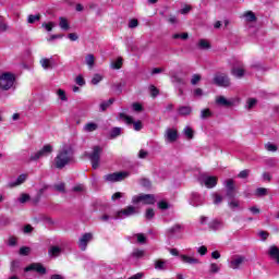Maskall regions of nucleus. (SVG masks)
Returning a JSON list of instances; mask_svg holds the SVG:
<instances>
[{
	"label": "nucleus",
	"mask_w": 279,
	"mask_h": 279,
	"mask_svg": "<svg viewBox=\"0 0 279 279\" xmlns=\"http://www.w3.org/2000/svg\"><path fill=\"white\" fill-rule=\"evenodd\" d=\"M74 150L71 145H64L61 149H59L56 158H54V167L57 169H64L66 165H71L74 158Z\"/></svg>",
	"instance_id": "f257e3e1"
},
{
	"label": "nucleus",
	"mask_w": 279,
	"mask_h": 279,
	"mask_svg": "<svg viewBox=\"0 0 279 279\" xmlns=\"http://www.w3.org/2000/svg\"><path fill=\"white\" fill-rule=\"evenodd\" d=\"M14 82H16V77L14 74L10 72H5L0 76V89L1 90H10V88L14 87Z\"/></svg>",
	"instance_id": "f03ea898"
},
{
	"label": "nucleus",
	"mask_w": 279,
	"mask_h": 279,
	"mask_svg": "<svg viewBox=\"0 0 279 279\" xmlns=\"http://www.w3.org/2000/svg\"><path fill=\"white\" fill-rule=\"evenodd\" d=\"M102 153L104 148H101V146H94L93 151L88 154L93 169H99V161L101 160Z\"/></svg>",
	"instance_id": "7ed1b4c3"
},
{
	"label": "nucleus",
	"mask_w": 279,
	"mask_h": 279,
	"mask_svg": "<svg viewBox=\"0 0 279 279\" xmlns=\"http://www.w3.org/2000/svg\"><path fill=\"white\" fill-rule=\"evenodd\" d=\"M49 154H53V146H51V144H46L40 150L32 154L29 160L31 162H34L36 160H40V158L49 156Z\"/></svg>",
	"instance_id": "20e7f679"
},
{
	"label": "nucleus",
	"mask_w": 279,
	"mask_h": 279,
	"mask_svg": "<svg viewBox=\"0 0 279 279\" xmlns=\"http://www.w3.org/2000/svg\"><path fill=\"white\" fill-rule=\"evenodd\" d=\"M133 204H145V205H151L156 204V196L153 194H140L135 195L132 198Z\"/></svg>",
	"instance_id": "39448f33"
},
{
	"label": "nucleus",
	"mask_w": 279,
	"mask_h": 279,
	"mask_svg": "<svg viewBox=\"0 0 279 279\" xmlns=\"http://www.w3.org/2000/svg\"><path fill=\"white\" fill-rule=\"evenodd\" d=\"M214 84L216 86H221L222 88H228L231 86L230 76L226 73L218 72L214 76Z\"/></svg>",
	"instance_id": "423d86ee"
},
{
	"label": "nucleus",
	"mask_w": 279,
	"mask_h": 279,
	"mask_svg": "<svg viewBox=\"0 0 279 279\" xmlns=\"http://www.w3.org/2000/svg\"><path fill=\"white\" fill-rule=\"evenodd\" d=\"M134 215H138V209L134 206H128L124 209L117 211L113 219H125Z\"/></svg>",
	"instance_id": "0eeeda50"
},
{
	"label": "nucleus",
	"mask_w": 279,
	"mask_h": 279,
	"mask_svg": "<svg viewBox=\"0 0 279 279\" xmlns=\"http://www.w3.org/2000/svg\"><path fill=\"white\" fill-rule=\"evenodd\" d=\"M129 172H113L104 177L105 182H123L125 178H129Z\"/></svg>",
	"instance_id": "6e6552de"
},
{
	"label": "nucleus",
	"mask_w": 279,
	"mask_h": 279,
	"mask_svg": "<svg viewBox=\"0 0 279 279\" xmlns=\"http://www.w3.org/2000/svg\"><path fill=\"white\" fill-rule=\"evenodd\" d=\"M119 119H122V121H125L128 125H132L133 123V128L136 132H141V130H143V122L141 121L134 122L132 117L126 116L125 113H119Z\"/></svg>",
	"instance_id": "1a4fd4ad"
},
{
	"label": "nucleus",
	"mask_w": 279,
	"mask_h": 279,
	"mask_svg": "<svg viewBox=\"0 0 279 279\" xmlns=\"http://www.w3.org/2000/svg\"><path fill=\"white\" fill-rule=\"evenodd\" d=\"M94 236L93 233H84L77 242V245L82 252H86V247H88V244L90 241H93Z\"/></svg>",
	"instance_id": "9d476101"
},
{
	"label": "nucleus",
	"mask_w": 279,
	"mask_h": 279,
	"mask_svg": "<svg viewBox=\"0 0 279 279\" xmlns=\"http://www.w3.org/2000/svg\"><path fill=\"white\" fill-rule=\"evenodd\" d=\"M24 271H36V274H39V276H45L47 274V268L40 263H33L29 266H27Z\"/></svg>",
	"instance_id": "9b49d317"
},
{
	"label": "nucleus",
	"mask_w": 279,
	"mask_h": 279,
	"mask_svg": "<svg viewBox=\"0 0 279 279\" xmlns=\"http://www.w3.org/2000/svg\"><path fill=\"white\" fill-rule=\"evenodd\" d=\"M245 263V256L243 255H234L231 257V260L229 263L230 269H239L241 265Z\"/></svg>",
	"instance_id": "f8f14e48"
},
{
	"label": "nucleus",
	"mask_w": 279,
	"mask_h": 279,
	"mask_svg": "<svg viewBox=\"0 0 279 279\" xmlns=\"http://www.w3.org/2000/svg\"><path fill=\"white\" fill-rule=\"evenodd\" d=\"M231 75L233 77H238V80H241L242 77L245 76V65H243L241 62H238V65H234L231 69Z\"/></svg>",
	"instance_id": "ddd939ff"
},
{
	"label": "nucleus",
	"mask_w": 279,
	"mask_h": 279,
	"mask_svg": "<svg viewBox=\"0 0 279 279\" xmlns=\"http://www.w3.org/2000/svg\"><path fill=\"white\" fill-rule=\"evenodd\" d=\"M165 138L167 143H175L178 141V131L174 129H167Z\"/></svg>",
	"instance_id": "4468645a"
},
{
	"label": "nucleus",
	"mask_w": 279,
	"mask_h": 279,
	"mask_svg": "<svg viewBox=\"0 0 279 279\" xmlns=\"http://www.w3.org/2000/svg\"><path fill=\"white\" fill-rule=\"evenodd\" d=\"M268 256L269 258H271V260H275V263H277V265H279V247L276 245H271L268 248Z\"/></svg>",
	"instance_id": "2eb2a0df"
},
{
	"label": "nucleus",
	"mask_w": 279,
	"mask_h": 279,
	"mask_svg": "<svg viewBox=\"0 0 279 279\" xmlns=\"http://www.w3.org/2000/svg\"><path fill=\"white\" fill-rule=\"evenodd\" d=\"M202 180L207 189H215L217 186V177L202 175Z\"/></svg>",
	"instance_id": "dca6fc26"
},
{
	"label": "nucleus",
	"mask_w": 279,
	"mask_h": 279,
	"mask_svg": "<svg viewBox=\"0 0 279 279\" xmlns=\"http://www.w3.org/2000/svg\"><path fill=\"white\" fill-rule=\"evenodd\" d=\"M154 267L157 271H167V269H169V263L165 259H156L154 262Z\"/></svg>",
	"instance_id": "f3484780"
},
{
	"label": "nucleus",
	"mask_w": 279,
	"mask_h": 279,
	"mask_svg": "<svg viewBox=\"0 0 279 279\" xmlns=\"http://www.w3.org/2000/svg\"><path fill=\"white\" fill-rule=\"evenodd\" d=\"M190 204L192 206H202L204 204V197H202V195L197 194L196 192H193Z\"/></svg>",
	"instance_id": "a211bd4d"
},
{
	"label": "nucleus",
	"mask_w": 279,
	"mask_h": 279,
	"mask_svg": "<svg viewBox=\"0 0 279 279\" xmlns=\"http://www.w3.org/2000/svg\"><path fill=\"white\" fill-rule=\"evenodd\" d=\"M27 180V174H20L15 182H10L8 189H14L15 186H21Z\"/></svg>",
	"instance_id": "6ab92c4d"
},
{
	"label": "nucleus",
	"mask_w": 279,
	"mask_h": 279,
	"mask_svg": "<svg viewBox=\"0 0 279 279\" xmlns=\"http://www.w3.org/2000/svg\"><path fill=\"white\" fill-rule=\"evenodd\" d=\"M62 254V248L60 246H50L48 250V255L50 258H58Z\"/></svg>",
	"instance_id": "aec40b11"
},
{
	"label": "nucleus",
	"mask_w": 279,
	"mask_h": 279,
	"mask_svg": "<svg viewBox=\"0 0 279 279\" xmlns=\"http://www.w3.org/2000/svg\"><path fill=\"white\" fill-rule=\"evenodd\" d=\"M96 130H99V124L95 122H88L83 126V132H96Z\"/></svg>",
	"instance_id": "412c9836"
},
{
	"label": "nucleus",
	"mask_w": 279,
	"mask_h": 279,
	"mask_svg": "<svg viewBox=\"0 0 279 279\" xmlns=\"http://www.w3.org/2000/svg\"><path fill=\"white\" fill-rule=\"evenodd\" d=\"M221 228H223V222L221 220H213L211 222H209V230H221Z\"/></svg>",
	"instance_id": "4be33fe9"
},
{
	"label": "nucleus",
	"mask_w": 279,
	"mask_h": 279,
	"mask_svg": "<svg viewBox=\"0 0 279 279\" xmlns=\"http://www.w3.org/2000/svg\"><path fill=\"white\" fill-rule=\"evenodd\" d=\"M182 230H183L182 225H174L173 227L169 228L167 232L170 236H173V234H180Z\"/></svg>",
	"instance_id": "5701e85b"
},
{
	"label": "nucleus",
	"mask_w": 279,
	"mask_h": 279,
	"mask_svg": "<svg viewBox=\"0 0 279 279\" xmlns=\"http://www.w3.org/2000/svg\"><path fill=\"white\" fill-rule=\"evenodd\" d=\"M181 259L183 263H187V265H199V259L186 255H182Z\"/></svg>",
	"instance_id": "b1692460"
},
{
	"label": "nucleus",
	"mask_w": 279,
	"mask_h": 279,
	"mask_svg": "<svg viewBox=\"0 0 279 279\" xmlns=\"http://www.w3.org/2000/svg\"><path fill=\"white\" fill-rule=\"evenodd\" d=\"M216 104H218V106H226L227 108H230V106H232V101L226 99V97L223 96H218L216 98Z\"/></svg>",
	"instance_id": "393cba45"
},
{
	"label": "nucleus",
	"mask_w": 279,
	"mask_h": 279,
	"mask_svg": "<svg viewBox=\"0 0 279 279\" xmlns=\"http://www.w3.org/2000/svg\"><path fill=\"white\" fill-rule=\"evenodd\" d=\"M40 64H41L43 69H45V70L53 69V60L52 59L44 58L40 60Z\"/></svg>",
	"instance_id": "a878e982"
},
{
	"label": "nucleus",
	"mask_w": 279,
	"mask_h": 279,
	"mask_svg": "<svg viewBox=\"0 0 279 279\" xmlns=\"http://www.w3.org/2000/svg\"><path fill=\"white\" fill-rule=\"evenodd\" d=\"M191 112H193V109L189 106H182L179 108V114L181 117H189V114H191Z\"/></svg>",
	"instance_id": "bb28decb"
},
{
	"label": "nucleus",
	"mask_w": 279,
	"mask_h": 279,
	"mask_svg": "<svg viewBox=\"0 0 279 279\" xmlns=\"http://www.w3.org/2000/svg\"><path fill=\"white\" fill-rule=\"evenodd\" d=\"M244 19H246V21L248 23H254L256 22V14H254V12L252 11H247L243 14Z\"/></svg>",
	"instance_id": "cd10ccee"
},
{
	"label": "nucleus",
	"mask_w": 279,
	"mask_h": 279,
	"mask_svg": "<svg viewBox=\"0 0 279 279\" xmlns=\"http://www.w3.org/2000/svg\"><path fill=\"white\" fill-rule=\"evenodd\" d=\"M228 206H229V208H231V210L241 209V202L232 198V201L228 203Z\"/></svg>",
	"instance_id": "c85d7f7f"
},
{
	"label": "nucleus",
	"mask_w": 279,
	"mask_h": 279,
	"mask_svg": "<svg viewBox=\"0 0 279 279\" xmlns=\"http://www.w3.org/2000/svg\"><path fill=\"white\" fill-rule=\"evenodd\" d=\"M59 27L64 29V32H68V29H70L69 21L65 17H59Z\"/></svg>",
	"instance_id": "c756f323"
},
{
	"label": "nucleus",
	"mask_w": 279,
	"mask_h": 279,
	"mask_svg": "<svg viewBox=\"0 0 279 279\" xmlns=\"http://www.w3.org/2000/svg\"><path fill=\"white\" fill-rule=\"evenodd\" d=\"M85 62L89 69H93L95 66V56L94 54H87L85 57Z\"/></svg>",
	"instance_id": "7c9ffc66"
},
{
	"label": "nucleus",
	"mask_w": 279,
	"mask_h": 279,
	"mask_svg": "<svg viewBox=\"0 0 279 279\" xmlns=\"http://www.w3.org/2000/svg\"><path fill=\"white\" fill-rule=\"evenodd\" d=\"M123 66V58H118L116 61L111 62V69L119 70Z\"/></svg>",
	"instance_id": "2f4dec72"
},
{
	"label": "nucleus",
	"mask_w": 279,
	"mask_h": 279,
	"mask_svg": "<svg viewBox=\"0 0 279 279\" xmlns=\"http://www.w3.org/2000/svg\"><path fill=\"white\" fill-rule=\"evenodd\" d=\"M54 191L58 193H66V185L64 183H57L53 185Z\"/></svg>",
	"instance_id": "473e14b6"
},
{
	"label": "nucleus",
	"mask_w": 279,
	"mask_h": 279,
	"mask_svg": "<svg viewBox=\"0 0 279 279\" xmlns=\"http://www.w3.org/2000/svg\"><path fill=\"white\" fill-rule=\"evenodd\" d=\"M172 83L173 84H179L180 86H184L186 84V81H184V78H182L178 75H173L172 76Z\"/></svg>",
	"instance_id": "72a5a7b5"
},
{
	"label": "nucleus",
	"mask_w": 279,
	"mask_h": 279,
	"mask_svg": "<svg viewBox=\"0 0 279 279\" xmlns=\"http://www.w3.org/2000/svg\"><path fill=\"white\" fill-rule=\"evenodd\" d=\"M112 104H114V99L111 98L108 101L100 104V109L104 112V111L108 110V108H110V106H112Z\"/></svg>",
	"instance_id": "f704fd0d"
},
{
	"label": "nucleus",
	"mask_w": 279,
	"mask_h": 279,
	"mask_svg": "<svg viewBox=\"0 0 279 279\" xmlns=\"http://www.w3.org/2000/svg\"><path fill=\"white\" fill-rule=\"evenodd\" d=\"M198 48H201V49H210V43H208V40H206V39H199Z\"/></svg>",
	"instance_id": "c9c22d12"
},
{
	"label": "nucleus",
	"mask_w": 279,
	"mask_h": 279,
	"mask_svg": "<svg viewBox=\"0 0 279 279\" xmlns=\"http://www.w3.org/2000/svg\"><path fill=\"white\" fill-rule=\"evenodd\" d=\"M131 256H133V258H143V256H145V251H143V250H134L132 252Z\"/></svg>",
	"instance_id": "e433bc0d"
},
{
	"label": "nucleus",
	"mask_w": 279,
	"mask_h": 279,
	"mask_svg": "<svg viewBox=\"0 0 279 279\" xmlns=\"http://www.w3.org/2000/svg\"><path fill=\"white\" fill-rule=\"evenodd\" d=\"M210 117H213L210 109H203L201 111V119H210Z\"/></svg>",
	"instance_id": "4c0bfd02"
},
{
	"label": "nucleus",
	"mask_w": 279,
	"mask_h": 279,
	"mask_svg": "<svg viewBox=\"0 0 279 279\" xmlns=\"http://www.w3.org/2000/svg\"><path fill=\"white\" fill-rule=\"evenodd\" d=\"M255 195H256V197H265V195H267V189H265V187H258V189L255 191Z\"/></svg>",
	"instance_id": "58836bf2"
},
{
	"label": "nucleus",
	"mask_w": 279,
	"mask_h": 279,
	"mask_svg": "<svg viewBox=\"0 0 279 279\" xmlns=\"http://www.w3.org/2000/svg\"><path fill=\"white\" fill-rule=\"evenodd\" d=\"M111 138H117V136H121V128H113L110 131Z\"/></svg>",
	"instance_id": "ea45409f"
},
{
	"label": "nucleus",
	"mask_w": 279,
	"mask_h": 279,
	"mask_svg": "<svg viewBox=\"0 0 279 279\" xmlns=\"http://www.w3.org/2000/svg\"><path fill=\"white\" fill-rule=\"evenodd\" d=\"M38 21H40V14L28 15L27 23H29L31 25H33V23H36Z\"/></svg>",
	"instance_id": "a19ab883"
},
{
	"label": "nucleus",
	"mask_w": 279,
	"mask_h": 279,
	"mask_svg": "<svg viewBox=\"0 0 279 279\" xmlns=\"http://www.w3.org/2000/svg\"><path fill=\"white\" fill-rule=\"evenodd\" d=\"M220 269L221 268L219 267V265H217L215 263L210 264V266H209L210 274H219Z\"/></svg>",
	"instance_id": "79ce46f5"
},
{
	"label": "nucleus",
	"mask_w": 279,
	"mask_h": 279,
	"mask_svg": "<svg viewBox=\"0 0 279 279\" xmlns=\"http://www.w3.org/2000/svg\"><path fill=\"white\" fill-rule=\"evenodd\" d=\"M174 40H178V38H181V40H187L189 39V33H182V34H174L172 36Z\"/></svg>",
	"instance_id": "37998d69"
},
{
	"label": "nucleus",
	"mask_w": 279,
	"mask_h": 279,
	"mask_svg": "<svg viewBox=\"0 0 279 279\" xmlns=\"http://www.w3.org/2000/svg\"><path fill=\"white\" fill-rule=\"evenodd\" d=\"M101 80H104V76H101V74H95L92 78V84H94V86H97V84L101 82Z\"/></svg>",
	"instance_id": "c03bdc74"
},
{
	"label": "nucleus",
	"mask_w": 279,
	"mask_h": 279,
	"mask_svg": "<svg viewBox=\"0 0 279 279\" xmlns=\"http://www.w3.org/2000/svg\"><path fill=\"white\" fill-rule=\"evenodd\" d=\"M201 81H202V75H199V74H194V75L192 76L191 84H192L193 86H195V85H197V83H199Z\"/></svg>",
	"instance_id": "a18cd8bd"
},
{
	"label": "nucleus",
	"mask_w": 279,
	"mask_h": 279,
	"mask_svg": "<svg viewBox=\"0 0 279 279\" xmlns=\"http://www.w3.org/2000/svg\"><path fill=\"white\" fill-rule=\"evenodd\" d=\"M225 186L227 190H234V180L229 179V180L225 181Z\"/></svg>",
	"instance_id": "49530a36"
},
{
	"label": "nucleus",
	"mask_w": 279,
	"mask_h": 279,
	"mask_svg": "<svg viewBox=\"0 0 279 279\" xmlns=\"http://www.w3.org/2000/svg\"><path fill=\"white\" fill-rule=\"evenodd\" d=\"M149 90H150V96L151 97H158L159 95V90H158V87L154 86V85H150L149 86Z\"/></svg>",
	"instance_id": "de8ad7c7"
},
{
	"label": "nucleus",
	"mask_w": 279,
	"mask_h": 279,
	"mask_svg": "<svg viewBox=\"0 0 279 279\" xmlns=\"http://www.w3.org/2000/svg\"><path fill=\"white\" fill-rule=\"evenodd\" d=\"M250 177V170L246 169V170H242L239 174H238V178H240L241 180H245L246 178Z\"/></svg>",
	"instance_id": "09e8293b"
},
{
	"label": "nucleus",
	"mask_w": 279,
	"mask_h": 279,
	"mask_svg": "<svg viewBox=\"0 0 279 279\" xmlns=\"http://www.w3.org/2000/svg\"><path fill=\"white\" fill-rule=\"evenodd\" d=\"M257 102H258V100H256V98H251V99L247 100L246 108L248 110H252V108H254Z\"/></svg>",
	"instance_id": "8fccbe9b"
},
{
	"label": "nucleus",
	"mask_w": 279,
	"mask_h": 279,
	"mask_svg": "<svg viewBox=\"0 0 279 279\" xmlns=\"http://www.w3.org/2000/svg\"><path fill=\"white\" fill-rule=\"evenodd\" d=\"M265 149H267V151H278V146H276L271 143H267L265 145Z\"/></svg>",
	"instance_id": "3c124183"
},
{
	"label": "nucleus",
	"mask_w": 279,
	"mask_h": 279,
	"mask_svg": "<svg viewBox=\"0 0 279 279\" xmlns=\"http://www.w3.org/2000/svg\"><path fill=\"white\" fill-rule=\"evenodd\" d=\"M26 202H29V194H21L19 198L20 204H25Z\"/></svg>",
	"instance_id": "603ef678"
},
{
	"label": "nucleus",
	"mask_w": 279,
	"mask_h": 279,
	"mask_svg": "<svg viewBox=\"0 0 279 279\" xmlns=\"http://www.w3.org/2000/svg\"><path fill=\"white\" fill-rule=\"evenodd\" d=\"M31 252V248L27 246H23L20 248V255L21 256H28Z\"/></svg>",
	"instance_id": "864d4df0"
},
{
	"label": "nucleus",
	"mask_w": 279,
	"mask_h": 279,
	"mask_svg": "<svg viewBox=\"0 0 279 279\" xmlns=\"http://www.w3.org/2000/svg\"><path fill=\"white\" fill-rule=\"evenodd\" d=\"M156 216V213L154 211V209H151V208H148L147 210H146V213H145V218L146 219H151L153 217H155Z\"/></svg>",
	"instance_id": "5fc2aeb1"
},
{
	"label": "nucleus",
	"mask_w": 279,
	"mask_h": 279,
	"mask_svg": "<svg viewBox=\"0 0 279 279\" xmlns=\"http://www.w3.org/2000/svg\"><path fill=\"white\" fill-rule=\"evenodd\" d=\"M0 32H8V24L3 22V16H0Z\"/></svg>",
	"instance_id": "6e6d98bb"
},
{
	"label": "nucleus",
	"mask_w": 279,
	"mask_h": 279,
	"mask_svg": "<svg viewBox=\"0 0 279 279\" xmlns=\"http://www.w3.org/2000/svg\"><path fill=\"white\" fill-rule=\"evenodd\" d=\"M158 208H160V210H167L169 208V203L161 201L158 203Z\"/></svg>",
	"instance_id": "4d7b16f0"
},
{
	"label": "nucleus",
	"mask_w": 279,
	"mask_h": 279,
	"mask_svg": "<svg viewBox=\"0 0 279 279\" xmlns=\"http://www.w3.org/2000/svg\"><path fill=\"white\" fill-rule=\"evenodd\" d=\"M184 134L187 136V138H193V129H191V126H186L184 129Z\"/></svg>",
	"instance_id": "13d9d810"
},
{
	"label": "nucleus",
	"mask_w": 279,
	"mask_h": 279,
	"mask_svg": "<svg viewBox=\"0 0 279 279\" xmlns=\"http://www.w3.org/2000/svg\"><path fill=\"white\" fill-rule=\"evenodd\" d=\"M136 239H137V243H145V241H147V238L143 233H137Z\"/></svg>",
	"instance_id": "bf43d9fd"
},
{
	"label": "nucleus",
	"mask_w": 279,
	"mask_h": 279,
	"mask_svg": "<svg viewBox=\"0 0 279 279\" xmlns=\"http://www.w3.org/2000/svg\"><path fill=\"white\" fill-rule=\"evenodd\" d=\"M57 95L60 97L61 101H66V94L63 89H58Z\"/></svg>",
	"instance_id": "052dcab7"
},
{
	"label": "nucleus",
	"mask_w": 279,
	"mask_h": 279,
	"mask_svg": "<svg viewBox=\"0 0 279 279\" xmlns=\"http://www.w3.org/2000/svg\"><path fill=\"white\" fill-rule=\"evenodd\" d=\"M129 27H130L131 29H134V27H138V20H136V19L131 20V21L129 22Z\"/></svg>",
	"instance_id": "680f3d73"
},
{
	"label": "nucleus",
	"mask_w": 279,
	"mask_h": 279,
	"mask_svg": "<svg viewBox=\"0 0 279 279\" xmlns=\"http://www.w3.org/2000/svg\"><path fill=\"white\" fill-rule=\"evenodd\" d=\"M147 156H149V153L147 150H145V149L140 150L138 158L145 159V158H147Z\"/></svg>",
	"instance_id": "e2e57ef3"
},
{
	"label": "nucleus",
	"mask_w": 279,
	"mask_h": 279,
	"mask_svg": "<svg viewBox=\"0 0 279 279\" xmlns=\"http://www.w3.org/2000/svg\"><path fill=\"white\" fill-rule=\"evenodd\" d=\"M72 191H73L74 193H83V191H84V185L78 184V185L74 186V187L72 189Z\"/></svg>",
	"instance_id": "0e129e2a"
},
{
	"label": "nucleus",
	"mask_w": 279,
	"mask_h": 279,
	"mask_svg": "<svg viewBox=\"0 0 279 279\" xmlns=\"http://www.w3.org/2000/svg\"><path fill=\"white\" fill-rule=\"evenodd\" d=\"M191 10H193V8L189 4H186L183 9H181L180 13L181 14H189V12H191Z\"/></svg>",
	"instance_id": "69168bd1"
},
{
	"label": "nucleus",
	"mask_w": 279,
	"mask_h": 279,
	"mask_svg": "<svg viewBox=\"0 0 279 279\" xmlns=\"http://www.w3.org/2000/svg\"><path fill=\"white\" fill-rule=\"evenodd\" d=\"M221 202H223V197H221V195H219V194H215L214 195V204H221Z\"/></svg>",
	"instance_id": "338daca9"
},
{
	"label": "nucleus",
	"mask_w": 279,
	"mask_h": 279,
	"mask_svg": "<svg viewBox=\"0 0 279 279\" xmlns=\"http://www.w3.org/2000/svg\"><path fill=\"white\" fill-rule=\"evenodd\" d=\"M75 82L78 86H84V84H86V81H84V77L82 76H77Z\"/></svg>",
	"instance_id": "774afa93"
}]
</instances>
